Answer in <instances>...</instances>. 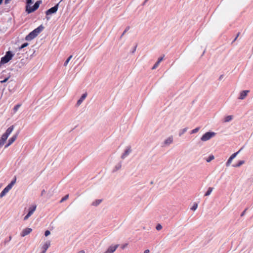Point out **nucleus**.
<instances>
[{
  "label": "nucleus",
  "instance_id": "obj_38",
  "mask_svg": "<svg viewBox=\"0 0 253 253\" xmlns=\"http://www.w3.org/2000/svg\"><path fill=\"white\" fill-rule=\"evenodd\" d=\"M20 107V105H16L14 108V109L15 110V111H16L19 108V107Z\"/></svg>",
  "mask_w": 253,
  "mask_h": 253
},
{
  "label": "nucleus",
  "instance_id": "obj_10",
  "mask_svg": "<svg viewBox=\"0 0 253 253\" xmlns=\"http://www.w3.org/2000/svg\"><path fill=\"white\" fill-rule=\"evenodd\" d=\"M239 153V151H238L234 154H233L229 158V159L228 160L227 163H226V166L228 167L229 166L230 164L231 163L232 160L233 159H234L236 156L237 155V154Z\"/></svg>",
  "mask_w": 253,
  "mask_h": 253
},
{
  "label": "nucleus",
  "instance_id": "obj_45",
  "mask_svg": "<svg viewBox=\"0 0 253 253\" xmlns=\"http://www.w3.org/2000/svg\"><path fill=\"white\" fill-rule=\"evenodd\" d=\"M79 253H84V251H81Z\"/></svg>",
  "mask_w": 253,
  "mask_h": 253
},
{
  "label": "nucleus",
  "instance_id": "obj_6",
  "mask_svg": "<svg viewBox=\"0 0 253 253\" xmlns=\"http://www.w3.org/2000/svg\"><path fill=\"white\" fill-rule=\"evenodd\" d=\"M16 180V177H14V179L2 190L6 194L12 188L13 185L15 183Z\"/></svg>",
  "mask_w": 253,
  "mask_h": 253
},
{
  "label": "nucleus",
  "instance_id": "obj_2",
  "mask_svg": "<svg viewBox=\"0 0 253 253\" xmlns=\"http://www.w3.org/2000/svg\"><path fill=\"white\" fill-rule=\"evenodd\" d=\"M215 135V133L214 132H207L202 136L201 139L203 141H206L210 140Z\"/></svg>",
  "mask_w": 253,
  "mask_h": 253
},
{
  "label": "nucleus",
  "instance_id": "obj_20",
  "mask_svg": "<svg viewBox=\"0 0 253 253\" xmlns=\"http://www.w3.org/2000/svg\"><path fill=\"white\" fill-rule=\"evenodd\" d=\"M233 119V116L231 115L228 116L226 117L224 119V122H228L231 121Z\"/></svg>",
  "mask_w": 253,
  "mask_h": 253
},
{
  "label": "nucleus",
  "instance_id": "obj_3",
  "mask_svg": "<svg viewBox=\"0 0 253 253\" xmlns=\"http://www.w3.org/2000/svg\"><path fill=\"white\" fill-rule=\"evenodd\" d=\"M58 8V4L55 5L54 6L49 8L46 11L45 14L46 15V19H49V18L47 17L48 15L56 12Z\"/></svg>",
  "mask_w": 253,
  "mask_h": 253
},
{
  "label": "nucleus",
  "instance_id": "obj_27",
  "mask_svg": "<svg viewBox=\"0 0 253 253\" xmlns=\"http://www.w3.org/2000/svg\"><path fill=\"white\" fill-rule=\"evenodd\" d=\"M214 158V156L213 155H210L209 158L207 159V162H211V160H213Z\"/></svg>",
  "mask_w": 253,
  "mask_h": 253
},
{
  "label": "nucleus",
  "instance_id": "obj_7",
  "mask_svg": "<svg viewBox=\"0 0 253 253\" xmlns=\"http://www.w3.org/2000/svg\"><path fill=\"white\" fill-rule=\"evenodd\" d=\"M119 247V245H116L114 246H110L104 253H113Z\"/></svg>",
  "mask_w": 253,
  "mask_h": 253
},
{
  "label": "nucleus",
  "instance_id": "obj_19",
  "mask_svg": "<svg viewBox=\"0 0 253 253\" xmlns=\"http://www.w3.org/2000/svg\"><path fill=\"white\" fill-rule=\"evenodd\" d=\"M213 189V188H212V187H209L208 188V191L205 193V196H209L211 194V193Z\"/></svg>",
  "mask_w": 253,
  "mask_h": 253
},
{
  "label": "nucleus",
  "instance_id": "obj_25",
  "mask_svg": "<svg viewBox=\"0 0 253 253\" xmlns=\"http://www.w3.org/2000/svg\"><path fill=\"white\" fill-rule=\"evenodd\" d=\"M29 45V43H27V42H25L23 44H22L21 46H20L19 47V49L20 50V49H22V48H24L25 47H26V46H27L28 45Z\"/></svg>",
  "mask_w": 253,
  "mask_h": 253
},
{
  "label": "nucleus",
  "instance_id": "obj_5",
  "mask_svg": "<svg viewBox=\"0 0 253 253\" xmlns=\"http://www.w3.org/2000/svg\"><path fill=\"white\" fill-rule=\"evenodd\" d=\"M37 206L36 205L32 206L29 208V212L24 217V220H26L29 218L30 216L34 213L36 209Z\"/></svg>",
  "mask_w": 253,
  "mask_h": 253
},
{
  "label": "nucleus",
  "instance_id": "obj_4",
  "mask_svg": "<svg viewBox=\"0 0 253 253\" xmlns=\"http://www.w3.org/2000/svg\"><path fill=\"white\" fill-rule=\"evenodd\" d=\"M40 3V2L39 1H38L34 4V5H33V7L28 8V7L27 6L26 7V11L27 12V13H30L34 12L36 10H37L39 7Z\"/></svg>",
  "mask_w": 253,
  "mask_h": 253
},
{
  "label": "nucleus",
  "instance_id": "obj_34",
  "mask_svg": "<svg viewBox=\"0 0 253 253\" xmlns=\"http://www.w3.org/2000/svg\"><path fill=\"white\" fill-rule=\"evenodd\" d=\"M128 245L127 243L124 244L121 246L122 249L124 250L125 249Z\"/></svg>",
  "mask_w": 253,
  "mask_h": 253
},
{
  "label": "nucleus",
  "instance_id": "obj_12",
  "mask_svg": "<svg viewBox=\"0 0 253 253\" xmlns=\"http://www.w3.org/2000/svg\"><path fill=\"white\" fill-rule=\"evenodd\" d=\"M249 92V90H248L242 91V92H240L239 99H241V100L245 99L246 98V97L247 96L248 93Z\"/></svg>",
  "mask_w": 253,
  "mask_h": 253
},
{
  "label": "nucleus",
  "instance_id": "obj_37",
  "mask_svg": "<svg viewBox=\"0 0 253 253\" xmlns=\"http://www.w3.org/2000/svg\"><path fill=\"white\" fill-rule=\"evenodd\" d=\"M5 194L6 193L4 191H2V192L0 193V197L1 198L3 197Z\"/></svg>",
  "mask_w": 253,
  "mask_h": 253
},
{
  "label": "nucleus",
  "instance_id": "obj_36",
  "mask_svg": "<svg viewBox=\"0 0 253 253\" xmlns=\"http://www.w3.org/2000/svg\"><path fill=\"white\" fill-rule=\"evenodd\" d=\"M4 141L0 139V148L3 145Z\"/></svg>",
  "mask_w": 253,
  "mask_h": 253
},
{
  "label": "nucleus",
  "instance_id": "obj_9",
  "mask_svg": "<svg viewBox=\"0 0 253 253\" xmlns=\"http://www.w3.org/2000/svg\"><path fill=\"white\" fill-rule=\"evenodd\" d=\"M43 28L44 27L42 25H41L33 30L32 32L34 33V35H35L36 37H37L38 34H39L42 31Z\"/></svg>",
  "mask_w": 253,
  "mask_h": 253
},
{
  "label": "nucleus",
  "instance_id": "obj_30",
  "mask_svg": "<svg viewBox=\"0 0 253 253\" xmlns=\"http://www.w3.org/2000/svg\"><path fill=\"white\" fill-rule=\"evenodd\" d=\"M69 197V195H66V196H65L64 197H63L61 201H60V203H62L63 202H64V201L68 199Z\"/></svg>",
  "mask_w": 253,
  "mask_h": 253
},
{
  "label": "nucleus",
  "instance_id": "obj_51",
  "mask_svg": "<svg viewBox=\"0 0 253 253\" xmlns=\"http://www.w3.org/2000/svg\"><path fill=\"white\" fill-rule=\"evenodd\" d=\"M241 150H242V148H241V149L239 151L240 152Z\"/></svg>",
  "mask_w": 253,
  "mask_h": 253
},
{
  "label": "nucleus",
  "instance_id": "obj_1",
  "mask_svg": "<svg viewBox=\"0 0 253 253\" xmlns=\"http://www.w3.org/2000/svg\"><path fill=\"white\" fill-rule=\"evenodd\" d=\"M13 56V54L10 51H7L6 52L4 56L2 57L1 58L0 63L1 64H5L9 62Z\"/></svg>",
  "mask_w": 253,
  "mask_h": 253
},
{
  "label": "nucleus",
  "instance_id": "obj_50",
  "mask_svg": "<svg viewBox=\"0 0 253 253\" xmlns=\"http://www.w3.org/2000/svg\"><path fill=\"white\" fill-rule=\"evenodd\" d=\"M148 0H145V2H146L147 1H148Z\"/></svg>",
  "mask_w": 253,
  "mask_h": 253
},
{
  "label": "nucleus",
  "instance_id": "obj_40",
  "mask_svg": "<svg viewBox=\"0 0 253 253\" xmlns=\"http://www.w3.org/2000/svg\"><path fill=\"white\" fill-rule=\"evenodd\" d=\"M187 131V128H184L183 130H182V132L180 133L179 135H181V134H183L184 133H185L186 131Z\"/></svg>",
  "mask_w": 253,
  "mask_h": 253
},
{
  "label": "nucleus",
  "instance_id": "obj_17",
  "mask_svg": "<svg viewBox=\"0 0 253 253\" xmlns=\"http://www.w3.org/2000/svg\"><path fill=\"white\" fill-rule=\"evenodd\" d=\"M13 129H14L13 126H10L9 127H8L6 129L5 133L8 136L10 135V134L12 132V131H13Z\"/></svg>",
  "mask_w": 253,
  "mask_h": 253
},
{
  "label": "nucleus",
  "instance_id": "obj_42",
  "mask_svg": "<svg viewBox=\"0 0 253 253\" xmlns=\"http://www.w3.org/2000/svg\"><path fill=\"white\" fill-rule=\"evenodd\" d=\"M10 0H5V1H4V2H5V4H7V3H9V1H10Z\"/></svg>",
  "mask_w": 253,
  "mask_h": 253
},
{
  "label": "nucleus",
  "instance_id": "obj_22",
  "mask_svg": "<svg viewBox=\"0 0 253 253\" xmlns=\"http://www.w3.org/2000/svg\"><path fill=\"white\" fill-rule=\"evenodd\" d=\"M8 137V136L4 133L1 136L0 139H1L2 140H3L5 142L6 141V140L7 139Z\"/></svg>",
  "mask_w": 253,
  "mask_h": 253
},
{
  "label": "nucleus",
  "instance_id": "obj_32",
  "mask_svg": "<svg viewBox=\"0 0 253 253\" xmlns=\"http://www.w3.org/2000/svg\"><path fill=\"white\" fill-rule=\"evenodd\" d=\"M159 64L160 63H159L158 62H157L155 64V65L153 66V67L152 68V69L154 70V69H156L158 67V66H159Z\"/></svg>",
  "mask_w": 253,
  "mask_h": 253
},
{
  "label": "nucleus",
  "instance_id": "obj_18",
  "mask_svg": "<svg viewBox=\"0 0 253 253\" xmlns=\"http://www.w3.org/2000/svg\"><path fill=\"white\" fill-rule=\"evenodd\" d=\"M172 141L173 138L172 136H170L165 141V144L166 145H169L171 144L172 142Z\"/></svg>",
  "mask_w": 253,
  "mask_h": 253
},
{
  "label": "nucleus",
  "instance_id": "obj_41",
  "mask_svg": "<svg viewBox=\"0 0 253 253\" xmlns=\"http://www.w3.org/2000/svg\"><path fill=\"white\" fill-rule=\"evenodd\" d=\"M7 80H8V79H7V78H6V79H4V80H3V81H0V83H5V82H6L7 81Z\"/></svg>",
  "mask_w": 253,
  "mask_h": 253
},
{
  "label": "nucleus",
  "instance_id": "obj_33",
  "mask_svg": "<svg viewBox=\"0 0 253 253\" xmlns=\"http://www.w3.org/2000/svg\"><path fill=\"white\" fill-rule=\"evenodd\" d=\"M156 229L157 230H160L162 229V226L160 224H158L157 226H156Z\"/></svg>",
  "mask_w": 253,
  "mask_h": 253
},
{
  "label": "nucleus",
  "instance_id": "obj_48",
  "mask_svg": "<svg viewBox=\"0 0 253 253\" xmlns=\"http://www.w3.org/2000/svg\"><path fill=\"white\" fill-rule=\"evenodd\" d=\"M3 0H0V4L2 3Z\"/></svg>",
  "mask_w": 253,
  "mask_h": 253
},
{
  "label": "nucleus",
  "instance_id": "obj_28",
  "mask_svg": "<svg viewBox=\"0 0 253 253\" xmlns=\"http://www.w3.org/2000/svg\"><path fill=\"white\" fill-rule=\"evenodd\" d=\"M200 129V127H198L194 129H193L191 132V134H193V133H195L196 132H197Z\"/></svg>",
  "mask_w": 253,
  "mask_h": 253
},
{
  "label": "nucleus",
  "instance_id": "obj_23",
  "mask_svg": "<svg viewBox=\"0 0 253 253\" xmlns=\"http://www.w3.org/2000/svg\"><path fill=\"white\" fill-rule=\"evenodd\" d=\"M72 57H73V56H72V55H70V56L67 58V59L66 60V61L65 62V63H64V65L65 66H66L68 65V63H69V61H70V60L71 59V58H72Z\"/></svg>",
  "mask_w": 253,
  "mask_h": 253
},
{
  "label": "nucleus",
  "instance_id": "obj_11",
  "mask_svg": "<svg viewBox=\"0 0 253 253\" xmlns=\"http://www.w3.org/2000/svg\"><path fill=\"white\" fill-rule=\"evenodd\" d=\"M17 137V134L14 135L12 137H11L8 140V143L5 146V147H8L9 146H10L11 144H12L16 139Z\"/></svg>",
  "mask_w": 253,
  "mask_h": 253
},
{
  "label": "nucleus",
  "instance_id": "obj_21",
  "mask_svg": "<svg viewBox=\"0 0 253 253\" xmlns=\"http://www.w3.org/2000/svg\"><path fill=\"white\" fill-rule=\"evenodd\" d=\"M245 163L244 161H240L237 164L233 165L234 167H239Z\"/></svg>",
  "mask_w": 253,
  "mask_h": 253
},
{
  "label": "nucleus",
  "instance_id": "obj_44",
  "mask_svg": "<svg viewBox=\"0 0 253 253\" xmlns=\"http://www.w3.org/2000/svg\"><path fill=\"white\" fill-rule=\"evenodd\" d=\"M45 192V190H43L42 192V195H43V194Z\"/></svg>",
  "mask_w": 253,
  "mask_h": 253
},
{
  "label": "nucleus",
  "instance_id": "obj_46",
  "mask_svg": "<svg viewBox=\"0 0 253 253\" xmlns=\"http://www.w3.org/2000/svg\"><path fill=\"white\" fill-rule=\"evenodd\" d=\"M240 33H238L237 34V36H236V37H239V36L240 35Z\"/></svg>",
  "mask_w": 253,
  "mask_h": 253
},
{
  "label": "nucleus",
  "instance_id": "obj_29",
  "mask_svg": "<svg viewBox=\"0 0 253 253\" xmlns=\"http://www.w3.org/2000/svg\"><path fill=\"white\" fill-rule=\"evenodd\" d=\"M198 207V204L197 203H194L192 207L191 208V210L193 211H195Z\"/></svg>",
  "mask_w": 253,
  "mask_h": 253
},
{
  "label": "nucleus",
  "instance_id": "obj_39",
  "mask_svg": "<svg viewBox=\"0 0 253 253\" xmlns=\"http://www.w3.org/2000/svg\"><path fill=\"white\" fill-rule=\"evenodd\" d=\"M163 60V57H161L158 59L157 62L160 63Z\"/></svg>",
  "mask_w": 253,
  "mask_h": 253
},
{
  "label": "nucleus",
  "instance_id": "obj_26",
  "mask_svg": "<svg viewBox=\"0 0 253 253\" xmlns=\"http://www.w3.org/2000/svg\"><path fill=\"white\" fill-rule=\"evenodd\" d=\"M27 0V5L26 7L28 6V8H30V5L33 3V1L32 0Z\"/></svg>",
  "mask_w": 253,
  "mask_h": 253
},
{
  "label": "nucleus",
  "instance_id": "obj_16",
  "mask_svg": "<svg viewBox=\"0 0 253 253\" xmlns=\"http://www.w3.org/2000/svg\"><path fill=\"white\" fill-rule=\"evenodd\" d=\"M86 96H87L86 93H84L82 95L80 99L77 101V105L79 106L82 103V102L84 100V99L86 98Z\"/></svg>",
  "mask_w": 253,
  "mask_h": 253
},
{
  "label": "nucleus",
  "instance_id": "obj_47",
  "mask_svg": "<svg viewBox=\"0 0 253 253\" xmlns=\"http://www.w3.org/2000/svg\"><path fill=\"white\" fill-rule=\"evenodd\" d=\"M237 38H238L237 37H235V39L234 40V42L237 39Z\"/></svg>",
  "mask_w": 253,
  "mask_h": 253
},
{
  "label": "nucleus",
  "instance_id": "obj_15",
  "mask_svg": "<svg viewBox=\"0 0 253 253\" xmlns=\"http://www.w3.org/2000/svg\"><path fill=\"white\" fill-rule=\"evenodd\" d=\"M131 150L130 147H128L122 155V158L125 159L131 152Z\"/></svg>",
  "mask_w": 253,
  "mask_h": 253
},
{
  "label": "nucleus",
  "instance_id": "obj_35",
  "mask_svg": "<svg viewBox=\"0 0 253 253\" xmlns=\"http://www.w3.org/2000/svg\"><path fill=\"white\" fill-rule=\"evenodd\" d=\"M50 234V231L49 230H46L45 232L44 235L46 237V236H48Z\"/></svg>",
  "mask_w": 253,
  "mask_h": 253
},
{
  "label": "nucleus",
  "instance_id": "obj_14",
  "mask_svg": "<svg viewBox=\"0 0 253 253\" xmlns=\"http://www.w3.org/2000/svg\"><path fill=\"white\" fill-rule=\"evenodd\" d=\"M36 37L33 32H30L25 38V40L27 41H31L34 39Z\"/></svg>",
  "mask_w": 253,
  "mask_h": 253
},
{
  "label": "nucleus",
  "instance_id": "obj_31",
  "mask_svg": "<svg viewBox=\"0 0 253 253\" xmlns=\"http://www.w3.org/2000/svg\"><path fill=\"white\" fill-rule=\"evenodd\" d=\"M129 26H127L126 29L125 30V31H124V32L123 33L122 35H121V38H122L125 34V33L129 29Z\"/></svg>",
  "mask_w": 253,
  "mask_h": 253
},
{
  "label": "nucleus",
  "instance_id": "obj_8",
  "mask_svg": "<svg viewBox=\"0 0 253 253\" xmlns=\"http://www.w3.org/2000/svg\"><path fill=\"white\" fill-rule=\"evenodd\" d=\"M32 231V229L30 228H26L23 230L21 233V237H24L29 234Z\"/></svg>",
  "mask_w": 253,
  "mask_h": 253
},
{
  "label": "nucleus",
  "instance_id": "obj_49",
  "mask_svg": "<svg viewBox=\"0 0 253 253\" xmlns=\"http://www.w3.org/2000/svg\"><path fill=\"white\" fill-rule=\"evenodd\" d=\"M222 76H221L220 77V78H219V79H222Z\"/></svg>",
  "mask_w": 253,
  "mask_h": 253
},
{
  "label": "nucleus",
  "instance_id": "obj_13",
  "mask_svg": "<svg viewBox=\"0 0 253 253\" xmlns=\"http://www.w3.org/2000/svg\"><path fill=\"white\" fill-rule=\"evenodd\" d=\"M50 246V243L49 241L46 242L42 246V253H45L46 250Z\"/></svg>",
  "mask_w": 253,
  "mask_h": 253
},
{
  "label": "nucleus",
  "instance_id": "obj_43",
  "mask_svg": "<svg viewBox=\"0 0 253 253\" xmlns=\"http://www.w3.org/2000/svg\"><path fill=\"white\" fill-rule=\"evenodd\" d=\"M149 253V250H145L143 253Z\"/></svg>",
  "mask_w": 253,
  "mask_h": 253
},
{
  "label": "nucleus",
  "instance_id": "obj_24",
  "mask_svg": "<svg viewBox=\"0 0 253 253\" xmlns=\"http://www.w3.org/2000/svg\"><path fill=\"white\" fill-rule=\"evenodd\" d=\"M102 200H96L95 202H94L93 203H92V205L93 206H97L98 205H99L101 202Z\"/></svg>",
  "mask_w": 253,
  "mask_h": 253
}]
</instances>
